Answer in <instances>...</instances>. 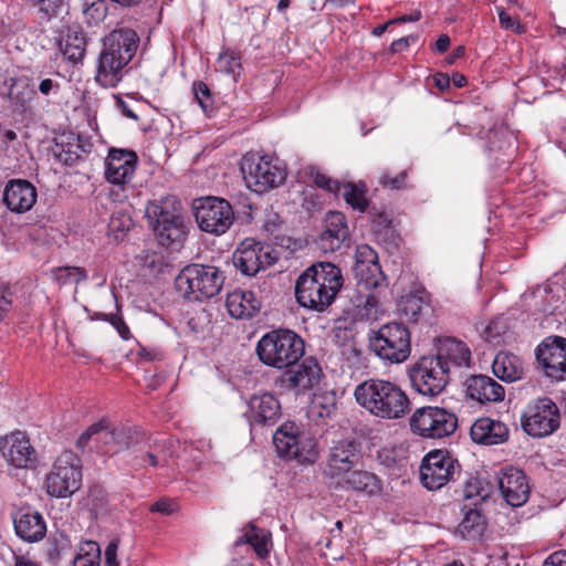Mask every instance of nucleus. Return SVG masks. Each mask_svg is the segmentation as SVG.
I'll list each match as a JSON object with an SVG mask.
<instances>
[{
  "mask_svg": "<svg viewBox=\"0 0 566 566\" xmlns=\"http://www.w3.org/2000/svg\"><path fill=\"white\" fill-rule=\"evenodd\" d=\"M342 286L340 269L331 262H318L300 275L295 296L301 306L323 312L333 303Z\"/></svg>",
  "mask_w": 566,
  "mask_h": 566,
  "instance_id": "obj_1",
  "label": "nucleus"
},
{
  "mask_svg": "<svg viewBox=\"0 0 566 566\" xmlns=\"http://www.w3.org/2000/svg\"><path fill=\"white\" fill-rule=\"evenodd\" d=\"M139 36L129 28L112 31L103 42L95 81L103 87H115L138 48Z\"/></svg>",
  "mask_w": 566,
  "mask_h": 566,
  "instance_id": "obj_2",
  "label": "nucleus"
},
{
  "mask_svg": "<svg viewBox=\"0 0 566 566\" xmlns=\"http://www.w3.org/2000/svg\"><path fill=\"white\" fill-rule=\"evenodd\" d=\"M354 395L359 406L380 419L398 420L410 411L408 395L389 380H365L356 387Z\"/></svg>",
  "mask_w": 566,
  "mask_h": 566,
  "instance_id": "obj_3",
  "label": "nucleus"
},
{
  "mask_svg": "<svg viewBox=\"0 0 566 566\" xmlns=\"http://www.w3.org/2000/svg\"><path fill=\"white\" fill-rule=\"evenodd\" d=\"M255 352L265 366L284 369L295 365L303 357L305 344L295 332L279 328L264 334L259 339Z\"/></svg>",
  "mask_w": 566,
  "mask_h": 566,
  "instance_id": "obj_4",
  "label": "nucleus"
},
{
  "mask_svg": "<svg viewBox=\"0 0 566 566\" xmlns=\"http://www.w3.org/2000/svg\"><path fill=\"white\" fill-rule=\"evenodd\" d=\"M148 226L163 247L180 245L186 235L180 205L175 197L149 201L145 208Z\"/></svg>",
  "mask_w": 566,
  "mask_h": 566,
  "instance_id": "obj_5",
  "label": "nucleus"
},
{
  "mask_svg": "<svg viewBox=\"0 0 566 566\" xmlns=\"http://www.w3.org/2000/svg\"><path fill=\"white\" fill-rule=\"evenodd\" d=\"M222 272L210 265L189 264L176 276L175 286L189 301H202L217 295L223 285Z\"/></svg>",
  "mask_w": 566,
  "mask_h": 566,
  "instance_id": "obj_6",
  "label": "nucleus"
},
{
  "mask_svg": "<svg viewBox=\"0 0 566 566\" xmlns=\"http://www.w3.org/2000/svg\"><path fill=\"white\" fill-rule=\"evenodd\" d=\"M243 179L251 190L263 193L282 185L286 169L279 159L256 154H248L241 163Z\"/></svg>",
  "mask_w": 566,
  "mask_h": 566,
  "instance_id": "obj_7",
  "label": "nucleus"
},
{
  "mask_svg": "<svg viewBox=\"0 0 566 566\" xmlns=\"http://www.w3.org/2000/svg\"><path fill=\"white\" fill-rule=\"evenodd\" d=\"M369 347L385 361L402 363L410 355V332L401 323L385 324L370 337Z\"/></svg>",
  "mask_w": 566,
  "mask_h": 566,
  "instance_id": "obj_8",
  "label": "nucleus"
},
{
  "mask_svg": "<svg viewBox=\"0 0 566 566\" xmlns=\"http://www.w3.org/2000/svg\"><path fill=\"white\" fill-rule=\"evenodd\" d=\"M81 484V460L73 451L65 450L54 460L46 475V492L54 497H67L74 494Z\"/></svg>",
  "mask_w": 566,
  "mask_h": 566,
  "instance_id": "obj_9",
  "label": "nucleus"
},
{
  "mask_svg": "<svg viewBox=\"0 0 566 566\" xmlns=\"http://www.w3.org/2000/svg\"><path fill=\"white\" fill-rule=\"evenodd\" d=\"M409 424L411 431L421 438L441 439L457 430L458 418L446 408L426 406L415 410Z\"/></svg>",
  "mask_w": 566,
  "mask_h": 566,
  "instance_id": "obj_10",
  "label": "nucleus"
},
{
  "mask_svg": "<svg viewBox=\"0 0 566 566\" xmlns=\"http://www.w3.org/2000/svg\"><path fill=\"white\" fill-rule=\"evenodd\" d=\"M193 212L199 229L214 235L224 234L234 221V211L230 202L218 197L195 200Z\"/></svg>",
  "mask_w": 566,
  "mask_h": 566,
  "instance_id": "obj_11",
  "label": "nucleus"
},
{
  "mask_svg": "<svg viewBox=\"0 0 566 566\" xmlns=\"http://www.w3.org/2000/svg\"><path fill=\"white\" fill-rule=\"evenodd\" d=\"M524 431L534 438L553 434L560 426V413L557 405L547 397L531 401L521 417Z\"/></svg>",
  "mask_w": 566,
  "mask_h": 566,
  "instance_id": "obj_12",
  "label": "nucleus"
},
{
  "mask_svg": "<svg viewBox=\"0 0 566 566\" xmlns=\"http://www.w3.org/2000/svg\"><path fill=\"white\" fill-rule=\"evenodd\" d=\"M460 464L453 455L441 449L430 451L420 465V481L430 490H439L460 474Z\"/></svg>",
  "mask_w": 566,
  "mask_h": 566,
  "instance_id": "obj_13",
  "label": "nucleus"
},
{
  "mask_svg": "<svg viewBox=\"0 0 566 566\" xmlns=\"http://www.w3.org/2000/svg\"><path fill=\"white\" fill-rule=\"evenodd\" d=\"M91 441L99 452L117 453L130 446L132 436L125 427H112L107 420L102 419L90 426L78 437L76 446L84 449Z\"/></svg>",
  "mask_w": 566,
  "mask_h": 566,
  "instance_id": "obj_14",
  "label": "nucleus"
},
{
  "mask_svg": "<svg viewBox=\"0 0 566 566\" xmlns=\"http://www.w3.org/2000/svg\"><path fill=\"white\" fill-rule=\"evenodd\" d=\"M447 365L434 356L421 357L410 369L412 387L421 395L434 397L440 395L449 382Z\"/></svg>",
  "mask_w": 566,
  "mask_h": 566,
  "instance_id": "obj_15",
  "label": "nucleus"
},
{
  "mask_svg": "<svg viewBox=\"0 0 566 566\" xmlns=\"http://www.w3.org/2000/svg\"><path fill=\"white\" fill-rule=\"evenodd\" d=\"M294 367H287L276 379L275 386L282 391L305 395L321 382L323 370L314 358H306Z\"/></svg>",
  "mask_w": 566,
  "mask_h": 566,
  "instance_id": "obj_16",
  "label": "nucleus"
},
{
  "mask_svg": "<svg viewBox=\"0 0 566 566\" xmlns=\"http://www.w3.org/2000/svg\"><path fill=\"white\" fill-rule=\"evenodd\" d=\"M359 459V446L355 440L333 441L325 457L323 475L329 480L340 481L355 468Z\"/></svg>",
  "mask_w": 566,
  "mask_h": 566,
  "instance_id": "obj_17",
  "label": "nucleus"
},
{
  "mask_svg": "<svg viewBox=\"0 0 566 566\" xmlns=\"http://www.w3.org/2000/svg\"><path fill=\"white\" fill-rule=\"evenodd\" d=\"M273 443L280 457L295 459L301 463L313 462L317 455L313 440L307 439L301 447L302 437L293 422H285L275 431Z\"/></svg>",
  "mask_w": 566,
  "mask_h": 566,
  "instance_id": "obj_18",
  "label": "nucleus"
},
{
  "mask_svg": "<svg viewBox=\"0 0 566 566\" xmlns=\"http://www.w3.org/2000/svg\"><path fill=\"white\" fill-rule=\"evenodd\" d=\"M276 259L261 243L253 239L243 240L232 255V262L243 275L253 276L260 270L274 264Z\"/></svg>",
  "mask_w": 566,
  "mask_h": 566,
  "instance_id": "obj_19",
  "label": "nucleus"
},
{
  "mask_svg": "<svg viewBox=\"0 0 566 566\" xmlns=\"http://www.w3.org/2000/svg\"><path fill=\"white\" fill-rule=\"evenodd\" d=\"M536 358L547 377L555 380L566 379V338L546 337L536 348Z\"/></svg>",
  "mask_w": 566,
  "mask_h": 566,
  "instance_id": "obj_20",
  "label": "nucleus"
},
{
  "mask_svg": "<svg viewBox=\"0 0 566 566\" xmlns=\"http://www.w3.org/2000/svg\"><path fill=\"white\" fill-rule=\"evenodd\" d=\"M0 451L4 459L18 469L33 468L38 462L35 449L28 436L21 431L0 439Z\"/></svg>",
  "mask_w": 566,
  "mask_h": 566,
  "instance_id": "obj_21",
  "label": "nucleus"
},
{
  "mask_svg": "<svg viewBox=\"0 0 566 566\" xmlns=\"http://www.w3.org/2000/svg\"><path fill=\"white\" fill-rule=\"evenodd\" d=\"M497 485L502 497L513 507L524 505L530 497L531 488L521 469L514 467L503 469L497 476Z\"/></svg>",
  "mask_w": 566,
  "mask_h": 566,
  "instance_id": "obj_22",
  "label": "nucleus"
},
{
  "mask_svg": "<svg viewBox=\"0 0 566 566\" xmlns=\"http://www.w3.org/2000/svg\"><path fill=\"white\" fill-rule=\"evenodd\" d=\"M349 238L346 218L342 212L329 211L325 219V228L316 239L317 248L324 252H334L342 248Z\"/></svg>",
  "mask_w": 566,
  "mask_h": 566,
  "instance_id": "obj_23",
  "label": "nucleus"
},
{
  "mask_svg": "<svg viewBox=\"0 0 566 566\" xmlns=\"http://www.w3.org/2000/svg\"><path fill=\"white\" fill-rule=\"evenodd\" d=\"M137 155L133 150L112 149L106 158L105 178L114 185L128 182L136 169Z\"/></svg>",
  "mask_w": 566,
  "mask_h": 566,
  "instance_id": "obj_24",
  "label": "nucleus"
},
{
  "mask_svg": "<svg viewBox=\"0 0 566 566\" xmlns=\"http://www.w3.org/2000/svg\"><path fill=\"white\" fill-rule=\"evenodd\" d=\"M35 187L24 179L10 180L3 191V202L12 212L23 213L29 211L36 202Z\"/></svg>",
  "mask_w": 566,
  "mask_h": 566,
  "instance_id": "obj_25",
  "label": "nucleus"
},
{
  "mask_svg": "<svg viewBox=\"0 0 566 566\" xmlns=\"http://www.w3.org/2000/svg\"><path fill=\"white\" fill-rule=\"evenodd\" d=\"M249 407L251 423L274 426L281 417V405L279 400L269 392L251 397Z\"/></svg>",
  "mask_w": 566,
  "mask_h": 566,
  "instance_id": "obj_26",
  "label": "nucleus"
},
{
  "mask_svg": "<svg viewBox=\"0 0 566 566\" xmlns=\"http://www.w3.org/2000/svg\"><path fill=\"white\" fill-rule=\"evenodd\" d=\"M467 395L479 401L499 402L505 397L504 387L486 375H474L467 380Z\"/></svg>",
  "mask_w": 566,
  "mask_h": 566,
  "instance_id": "obj_27",
  "label": "nucleus"
},
{
  "mask_svg": "<svg viewBox=\"0 0 566 566\" xmlns=\"http://www.w3.org/2000/svg\"><path fill=\"white\" fill-rule=\"evenodd\" d=\"M13 523L17 535L27 542H38L46 534V524L43 516L30 509L20 510Z\"/></svg>",
  "mask_w": 566,
  "mask_h": 566,
  "instance_id": "obj_28",
  "label": "nucleus"
},
{
  "mask_svg": "<svg viewBox=\"0 0 566 566\" xmlns=\"http://www.w3.org/2000/svg\"><path fill=\"white\" fill-rule=\"evenodd\" d=\"M434 357L442 361V365H447L450 373L451 367H468L471 360V352L463 342L447 337L440 340Z\"/></svg>",
  "mask_w": 566,
  "mask_h": 566,
  "instance_id": "obj_29",
  "label": "nucleus"
},
{
  "mask_svg": "<svg viewBox=\"0 0 566 566\" xmlns=\"http://www.w3.org/2000/svg\"><path fill=\"white\" fill-rule=\"evenodd\" d=\"M470 434L474 442L492 446L506 441L509 429L501 421L480 418L471 426Z\"/></svg>",
  "mask_w": 566,
  "mask_h": 566,
  "instance_id": "obj_30",
  "label": "nucleus"
},
{
  "mask_svg": "<svg viewBox=\"0 0 566 566\" xmlns=\"http://www.w3.org/2000/svg\"><path fill=\"white\" fill-rule=\"evenodd\" d=\"M226 305L229 314L235 318H251L261 310V301L253 291L235 290L229 293Z\"/></svg>",
  "mask_w": 566,
  "mask_h": 566,
  "instance_id": "obj_31",
  "label": "nucleus"
},
{
  "mask_svg": "<svg viewBox=\"0 0 566 566\" xmlns=\"http://www.w3.org/2000/svg\"><path fill=\"white\" fill-rule=\"evenodd\" d=\"M343 486L365 496H375L381 492L380 479L366 470H352L346 474Z\"/></svg>",
  "mask_w": 566,
  "mask_h": 566,
  "instance_id": "obj_32",
  "label": "nucleus"
},
{
  "mask_svg": "<svg viewBox=\"0 0 566 566\" xmlns=\"http://www.w3.org/2000/svg\"><path fill=\"white\" fill-rule=\"evenodd\" d=\"M242 544H249L252 546L256 556L261 559H264L269 556L273 546L272 534L270 531L261 528L254 523L250 522L243 528L242 536L235 541V546H240Z\"/></svg>",
  "mask_w": 566,
  "mask_h": 566,
  "instance_id": "obj_33",
  "label": "nucleus"
},
{
  "mask_svg": "<svg viewBox=\"0 0 566 566\" xmlns=\"http://www.w3.org/2000/svg\"><path fill=\"white\" fill-rule=\"evenodd\" d=\"M9 82L8 97L10 102L17 111L25 112L30 108L36 95L32 80L28 76H19L11 77Z\"/></svg>",
  "mask_w": 566,
  "mask_h": 566,
  "instance_id": "obj_34",
  "label": "nucleus"
},
{
  "mask_svg": "<svg viewBox=\"0 0 566 566\" xmlns=\"http://www.w3.org/2000/svg\"><path fill=\"white\" fill-rule=\"evenodd\" d=\"M492 370L501 380L513 382L522 379L524 366L518 356L512 353L500 352L493 360Z\"/></svg>",
  "mask_w": 566,
  "mask_h": 566,
  "instance_id": "obj_35",
  "label": "nucleus"
},
{
  "mask_svg": "<svg viewBox=\"0 0 566 566\" xmlns=\"http://www.w3.org/2000/svg\"><path fill=\"white\" fill-rule=\"evenodd\" d=\"M430 304L422 293L407 294L402 296L398 304L399 314L407 321L418 323L428 314Z\"/></svg>",
  "mask_w": 566,
  "mask_h": 566,
  "instance_id": "obj_36",
  "label": "nucleus"
},
{
  "mask_svg": "<svg viewBox=\"0 0 566 566\" xmlns=\"http://www.w3.org/2000/svg\"><path fill=\"white\" fill-rule=\"evenodd\" d=\"M353 271L358 284H363L367 289H378L386 285V277L379 263L354 265Z\"/></svg>",
  "mask_w": 566,
  "mask_h": 566,
  "instance_id": "obj_37",
  "label": "nucleus"
},
{
  "mask_svg": "<svg viewBox=\"0 0 566 566\" xmlns=\"http://www.w3.org/2000/svg\"><path fill=\"white\" fill-rule=\"evenodd\" d=\"M484 531V520L478 510L470 509L457 527V533L464 539H475Z\"/></svg>",
  "mask_w": 566,
  "mask_h": 566,
  "instance_id": "obj_38",
  "label": "nucleus"
},
{
  "mask_svg": "<svg viewBox=\"0 0 566 566\" xmlns=\"http://www.w3.org/2000/svg\"><path fill=\"white\" fill-rule=\"evenodd\" d=\"M63 55L72 63L83 60L86 50V40L82 33L76 31L69 32L61 42Z\"/></svg>",
  "mask_w": 566,
  "mask_h": 566,
  "instance_id": "obj_39",
  "label": "nucleus"
},
{
  "mask_svg": "<svg viewBox=\"0 0 566 566\" xmlns=\"http://www.w3.org/2000/svg\"><path fill=\"white\" fill-rule=\"evenodd\" d=\"M51 275L59 286L78 284L88 277L86 270L81 266H59L51 271Z\"/></svg>",
  "mask_w": 566,
  "mask_h": 566,
  "instance_id": "obj_40",
  "label": "nucleus"
},
{
  "mask_svg": "<svg viewBox=\"0 0 566 566\" xmlns=\"http://www.w3.org/2000/svg\"><path fill=\"white\" fill-rule=\"evenodd\" d=\"M101 549L96 542L86 541L80 544L73 559V566H99Z\"/></svg>",
  "mask_w": 566,
  "mask_h": 566,
  "instance_id": "obj_41",
  "label": "nucleus"
},
{
  "mask_svg": "<svg viewBox=\"0 0 566 566\" xmlns=\"http://www.w3.org/2000/svg\"><path fill=\"white\" fill-rule=\"evenodd\" d=\"M340 192L346 203H348L355 210L364 212L368 208V200L366 198V189L364 186L346 182L340 185Z\"/></svg>",
  "mask_w": 566,
  "mask_h": 566,
  "instance_id": "obj_42",
  "label": "nucleus"
},
{
  "mask_svg": "<svg viewBox=\"0 0 566 566\" xmlns=\"http://www.w3.org/2000/svg\"><path fill=\"white\" fill-rule=\"evenodd\" d=\"M217 66L220 72L231 74L237 80L241 70V55L231 49H223L219 53Z\"/></svg>",
  "mask_w": 566,
  "mask_h": 566,
  "instance_id": "obj_43",
  "label": "nucleus"
},
{
  "mask_svg": "<svg viewBox=\"0 0 566 566\" xmlns=\"http://www.w3.org/2000/svg\"><path fill=\"white\" fill-rule=\"evenodd\" d=\"M492 485L480 476L470 478L463 489L465 499H479L485 501L492 494Z\"/></svg>",
  "mask_w": 566,
  "mask_h": 566,
  "instance_id": "obj_44",
  "label": "nucleus"
},
{
  "mask_svg": "<svg viewBox=\"0 0 566 566\" xmlns=\"http://www.w3.org/2000/svg\"><path fill=\"white\" fill-rule=\"evenodd\" d=\"M132 227V219L124 212H116L111 217L108 229L118 239L125 235Z\"/></svg>",
  "mask_w": 566,
  "mask_h": 566,
  "instance_id": "obj_45",
  "label": "nucleus"
},
{
  "mask_svg": "<svg viewBox=\"0 0 566 566\" xmlns=\"http://www.w3.org/2000/svg\"><path fill=\"white\" fill-rule=\"evenodd\" d=\"M81 155H82V148L78 144H75V145L69 144L67 148H65L63 146V144L56 145V150H55L56 158L61 163H63L67 166L74 165L81 158Z\"/></svg>",
  "mask_w": 566,
  "mask_h": 566,
  "instance_id": "obj_46",
  "label": "nucleus"
},
{
  "mask_svg": "<svg viewBox=\"0 0 566 566\" xmlns=\"http://www.w3.org/2000/svg\"><path fill=\"white\" fill-rule=\"evenodd\" d=\"M192 90L198 104L205 113H208L213 105V98L208 85L203 82H195Z\"/></svg>",
  "mask_w": 566,
  "mask_h": 566,
  "instance_id": "obj_47",
  "label": "nucleus"
},
{
  "mask_svg": "<svg viewBox=\"0 0 566 566\" xmlns=\"http://www.w3.org/2000/svg\"><path fill=\"white\" fill-rule=\"evenodd\" d=\"M61 74L54 73L50 77L39 76L38 91L43 96L57 95L61 90Z\"/></svg>",
  "mask_w": 566,
  "mask_h": 566,
  "instance_id": "obj_48",
  "label": "nucleus"
},
{
  "mask_svg": "<svg viewBox=\"0 0 566 566\" xmlns=\"http://www.w3.org/2000/svg\"><path fill=\"white\" fill-rule=\"evenodd\" d=\"M335 403L325 401L323 397H315L311 405V413L318 418H329L335 412Z\"/></svg>",
  "mask_w": 566,
  "mask_h": 566,
  "instance_id": "obj_49",
  "label": "nucleus"
},
{
  "mask_svg": "<svg viewBox=\"0 0 566 566\" xmlns=\"http://www.w3.org/2000/svg\"><path fill=\"white\" fill-rule=\"evenodd\" d=\"M311 177L317 187L334 193L340 192V184L337 180L331 179L319 170L312 169Z\"/></svg>",
  "mask_w": 566,
  "mask_h": 566,
  "instance_id": "obj_50",
  "label": "nucleus"
},
{
  "mask_svg": "<svg viewBox=\"0 0 566 566\" xmlns=\"http://www.w3.org/2000/svg\"><path fill=\"white\" fill-rule=\"evenodd\" d=\"M355 259V265H370L379 263L377 252L367 244H361L357 247Z\"/></svg>",
  "mask_w": 566,
  "mask_h": 566,
  "instance_id": "obj_51",
  "label": "nucleus"
},
{
  "mask_svg": "<svg viewBox=\"0 0 566 566\" xmlns=\"http://www.w3.org/2000/svg\"><path fill=\"white\" fill-rule=\"evenodd\" d=\"M105 2L104 0H84L83 3V13L95 20L98 21L105 17Z\"/></svg>",
  "mask_w": 566,
  "mask_h": 566,
  "instance_id": "obj_52",
  "label": "nucleus"
},
{
  "mask_svg": "<svg viewBox=\"0 0 566 566\" xmlns=\"http://www.w3.org/2000/svg\"><path fill=\"white\" fill-rule=\"evenodd\" d=\"M43 19L50 20L62 6V0H31Z\"/></svg>",
  "mask_w": 566,
  "mask_h": 566,
  "instance_id": "obj_53",
  "label": "nucleus"
},
{
  "mask_svg": "<svg viewBox=\"0 0 566 566\" xmlns=\"http://www.w3.org/2000/svg\"><path fill=\"white\" fill-rule=\"evenodd\" d=\"M379 184L394 190L402 189L407 184V171H401L396 177H391L388 172H382L379 177Z\"/></svg>",
  "mask_w": 566,
  "mask_h": 566,
  "instance_id": "obj_54",
  "label": "nucleus"
},
{
  "mask_svg": "<svg viewBox=\"0 0 566 566\" xmlns=\"http://www.w3.org/2000/svg\"><path fill=\"white\" fill-rule=\"evenodd\" d=\"M12 307V293L8 286L0 285V322Z\"/></svg>",
  "mask_w": 566,
  "mask_h": 566,
  "instance_id": "obj_55",
  "label": "nucleus"
},
{
  "mask_svg": "<svg viewBox=\"0 0 566 566\" xmlns=\"http://www.w3.org/2000/svg\"><path fill=\"white\" fill-rule=\"evenodd\" d=\"M119 546L118 539H113L108 543V545L105 548V566H119V563L117 562V551Z\"/></svg>",
  "mask_w": 566,
  "mask_h": 566,
  "instance_id": "obj_56",
  "label": "nucleus"
},
{
  "mask_svg": "<svg viewBox=\"0 0 566 566\" xmlns=\"http://www.w3.org/2000/svg\"><path fill=\"white\" fill-rule=\"evenodd\" d=\"M90 501L93 510L99 512L106 506V494L102 490L95 489L90 493Z\"/></svg>",
  "mask_w": 566,
  "mask_h": 566,
  "instance_id": "obj_57",
  "label": "nucleus"
},
{
  "mask_svg": "<svg viewBox=\"0 0 566 566\" xmlns=\"http://www.w3.org/2000/svg\"><path fill=\"white\" fill-rule=\"evenodd\" d=\"M111 324L115 327V329L118 332L120 337L123 339H129L130 338V332L129 327L126 325L124 319L122 317H118L116 315L109 316Z\"/></svg>",
  "mask_w": 566,
  "mask_h": 566,
  "instance_id": "obj_58",
  "label": "nucleus"
},
{
  "mask_svg": "<svg viewBox=\"0 0 566 566\" xmlns=\"http://www.w3.org/2000/svg\"><path fill=\"white\" fill-rule=\"evenodd\" d=\"M174 511L172 503L166 499H161L150 506V512L160 513L163 515H170Z\"/></svg>",
  "mask_w": 566,
  "mask_h": 566,
  "instance_id": "obj_59",
  "label": "nucleus"
},
{
  "mask_svg": "<svg viewBox=\"0 0 566 566\" xmlns=\"http://www.w3.org/2000/svg\"><path fill=\"white\" fill-rule=\"evenodd\" d=\"M543 566H566V551H557L552 553L544 560Z\"/></svg>",
  "mask_w": 566,
  "mask_h": 566,
  "instance_id": "obj_60",
  "label": "nucleus"
},
{
  "mask_svg": "<svg viewBox=\"0 0 566 566\" xmlns=\"http://www.w3.org/2000/svg\"><path fill=\"white\" fill-rule=\"evenodd\" d=\"M416 40H417V38L412 36V35L403 36L398 40H395L390 45V51L394 53L401 52L409 46L410 41H416Z\"/></svg>",
  "mask_w": 566,
  "mask_h": 566,
  "instance_id": "obj_61",
  "label": "nucleus"
},
{
  "mask_svg": "<svg viewBox=\"0 0 566 566\" xmlns=\"http://www.w3.org/2000/svg\"><path fill=\"white\" fill-rule=\"evenodd\" d=\"M116 105L124 116L132 118L134 120L139 119L138 115L129 107V105L123 98L116 97Z\"/></svg>",
  "mask_w": 566,
  "mask_h": 566,
  "instance_id": "obj_62",
  "label": "nucleus"
},
{
  "mask_svg": "<svg viewBox=\"0 0 566 566\" xmlns=\"http://www.w3.org/2000/svg\"><path fill=\"white\" fill-rule=\"evenodd\" d=\"M499 20L505 29H513L515 25L520 28V24H516L515 20L504 9H499Z\"/></svg>",
  "mask_w": 566,
  "mask_h": 566,
  "instance_id": "obj_63",
  "label": "nucleus"
},
{
  "mask_svg": "<svg viewBox=\"0 0 566 566\" xmlns=\"http://www.w3.org/2000/svg\"><path fill=\"white\" fill-rule=\"evenodd\" d=\"M450 81L451 78L444 74V73H437L434 76H433V82H434V85L440 90V91H446L450 87Z\"/></svg>",
  "mask_w": 566,
  "mask_h": 566,
  "instance_id": "obj_64",
  "label": "nucleus"
}]
</instances>
